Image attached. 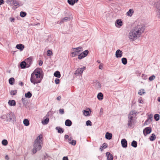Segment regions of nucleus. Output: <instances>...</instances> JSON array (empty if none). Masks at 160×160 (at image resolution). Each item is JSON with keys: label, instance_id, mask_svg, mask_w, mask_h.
<instances>
[{"label": "nucleus", "instance_id": "obj_4", "mask_svg": "<svg viewBox=\"0 0 160 160\" xmlns=\"http://www.w3.org/2000/svg\"><path fill=\"white\" fill-rule=\"evenodd\" d=\"M6 2L10 6L14 5V6L12 8L14 9H15L19 6V3L16 0H7L6 1Z\"/></svg>", "mask_w": 160, "mask_h": 160}, {"label": "nucleus", "instance_id": "obj_11", "mask_svg": "<svg viewBox=\"0 0 160 160\" xmlns=\"http://www.w3.org/2000/svg\"><path fill=\"white\" fill-rule=\"evenodd\" d=\"M121 143L122 147L126 148L127 147V142L125 139L121 140Z\"/></svg>", "mask_w": 160, "mask_h": 160}, {"label": "nucleus", "instance_id": "obj_34", "mask_svg": "<svg viewBox=\"0 0 160 160\" xmlns=\"http://www.w3.org/2000/svg\"><path fill=\"white\" fill-rule=\"evenodd\" d=\"M122 62L124 65H126L127 63V60L126 58H123L121 59Z\"/></svg>", "mask_w": 160, "mask_h": 160}, {"label": "nucleus", "instance_id": "obj_18", "mask_svg": "<svg viewBox=\"0 0 160 160\" xmlns=\"http://www.w3.org/2000/svg\"><path fill=\"white\" fill-rule=\"evenodd\" d=\"M42 137H41L40 135L37 138V139L34 141V143H37L38 144H40L41 141V138H42Z\"/></svg>", "mask_w": 160, "mask_h": 160}, {"label": "nucleus", "instance_id": "obj_21", "mask_svg": "<svg viewBox=\"0 0 160 160\" xmlns=\"http://www.w3.org/2000/svg\"><path fill=\"white\" fill-rule=\"evenodd\" d=\"M49 121V118H47L44 120H42V123L43 125H46L48 123Z\"/></svg>", "mask_w": 160, "mask_h": 160}, {"label": "nucleus", "instance_id": "obj_32", "mask_svg": "<svg viewBox=\"0 0 160 160\" xmlns=\"http://www.w3.org/2000/svg\"><path fill=\"white\" fill-rule=\"evenodd\" d=\"M134 12V11L133 9H130L127 12V15L131 17L132 14Z\"/></svg>", "mask_w": 160, "mask_h": 160}, {"label": "nucleus", "instance_id": "obj_6", "mask_svg": "<svg viewBox=\"0 0 160 160\" xmlns=\"http://www.w3.org/2000/svg\"><path fill=\"white\" fill-rule=\"evenodd\" d=\"M34 148L33 149V153L34 154L36 152L41 149L42 147L40 144L37 143H34L33 145Z\"/></svg>", "mask_w": 160, "mask_h": 160}, {"label": "nucleus", "instance_id": "obj_14", "mask_svg": "<svg viewBox=\"0 0 160 160\" xmlns=\"http://www.w3.org/2000/svg\"><path fill=\"white\" fill-rule=\"evenodd\" d=\"M27 66H28V65L25 61H23L21 62L20 64V66L21 68L22 69L27 68Z\"/></svg>", "mask_w": 160, "mask_h": 160}, {"label": "nucleus", "instance_id": "obj_27", "mask_svg": "<svg viewBox=\"0 0 160 160\" xmlns=\"http://www.w3.org/2000/svg\"><path fill=\"white\" fill-rule=\"evenodd\" d=\"M97 98L99 100H102L103 99V95L102 92H99L98 94Z\"/></svg>", "mask_w": 160, "mask_h": 160}, {"label": "nucleus", "instance_id": "obj_30", "mask_svg": "<svg viewBox=\"0 0 160 160\" xmlns=\"http://www.w3.org/2000/svg\"><path fill=\"white\" fill-rule=\"evenodd\" d=\"M23 122L25 126H28L29 124V121L28 119H24Z\"/></svg>", "mask_w": 160, "mask_h": 160}, {"label": "nucleus", "instance_id": "obj_35", "mask_svg": "<svg viewBox=\"0 0 160 160\" xmlns=\"http://www.w3.org/2000/svg\"><path fill=\"white\" fill-rule=\"evenodd\" d=\"M14 80H15L14 78H10L9 80V84L11 85H13L14 84Z\"/></svg>", "mask_w": 160, "mask_h": 160}, {"label": "nucleus", "instance_id": "obj_37", "mask_svg": "<svg viewBox=\"0 0 160 160\" xmlns=\"http://www.w3.org/2000/svg\"><path fill=\"white\" fill-rule=\"evenodd\" d=\"M27 15V13L21 11L20 12V16L21 17H24Z\"/></svg>", "mask_w": 160, "mask_h": 160}, {"label": "nucleus", "instance_id": "obj_5", "mask_svg": "<svg viewBox=\"0 0 160 160\" xmlns=\"http://www.w3.org/2000/svg\"><path fill=\"white\" fill-rule=\"evenodd\" d=\"M154 6L157 9V16L160 18V0L155 3Z\"/></svg>", "mask_w": 160, "mask_h": 160}, {"label": "nucleus", "instance_id": "obj_45", "mask_svg": "<svg viewBox=\"0 0 160 160\" xmlns=\"http://www.w3.org/2000/svg\"><path fill=\"white\" fill-rule=\"evenodd\" d=\"M59 113L61 114H63L64 113V109H60L59 110Z\"/></svg>", "mask_w": 160, "mask_h": 160}, {"label": "nucleus", "instance_id": "obj_7", "mask_svg": "<svg viewBox=\"0 0 160 160\" xmlns=\"http://www.w3.org/2000/svg\"><path fill=\"white\" fill-rule=\"evenodd\" d=\"M152 131V128L150 127H148L146 128L143 130V133L144 135L146 136L147 134H150Z\"/></svg>", "mask_w": 160, "mask_h": 160}, {"label": "nucleus", "instance_id": "obj_10", "mask_svg": "<svg viewBox=\"0 0 160 160\" xmlns=\"http://www.w3.org/2000/svg\"><path fill=\"white\" fill-rule=\"evenodd\" d=\"M122 51L120 49L117 50L116 51L115 55L117 58H121L122 56Z\"/></svg>", "mask_w": 160, "mask_h": 160}, {"label": "nucleus", "instance_id": "obj_26", "mask_svg": "<svg viewBox=\"0 0 160 160\" xmlns=\"http://www.w3.org/2000/svg\"><path fill=\"white\" fill-rule=\"evenodd\" d=\"M108 147L107 144L104 143L102 144V146L100 147V149L101 151H102L103 149H105Z\"/></svg>", "mask_w": 160, "mask_h": 160}, {"label": "nucleus", "instance_id": "obj_33", "mask_svg": "<svg viewBox=\"0 0 160 160\" xmlns=\"http://www.w3.org/2000/svg\"><path fill=\"white\" fill-rule=\"evenodd\" d=\"M25 96L26 98H30L32 97V94L30 92H28L25 94Z\"/></svg>", "mask_w": 160, "mask_h": 160}, {"label": "nucleus", "instance_id": "obj_17", "mask_svg": "<svg viewBox=\"0 0 160 160\" xmlns=\"http://www.w3.org/2000/svg\"><path fill=\"white\" fill-rule=\"evenodd\" d=\"M112 135L111 133L107 132L106 133L105 138L108 140H110L112 139Z\"/></svg>", "mask_w": 160, "mask_h": 160}, {"label": "nucleus", "instance_id": "obj_49", "mask_svg": "<svg viewBox=\"0 0 160 160\" xmlns=\"http://www.w3.org/2000/svg\"><path fill=\"white\" fill-rule=\"evenodd\" d=\"M151 122V121H150V120H149V119H148L146 120L145 122H144V124L148 125Z\"/></svg>", "mask_w": 160, "mask_h": 160}, {"label": "nucleus", "instance_id": "obj_38", "mask_svg": "<svg viewBox=\"0 0 160 160\" xmlns=\"http://www.w3.org/2000/svg\"><path fill=\"white\" fill-rule=\"evenodd\" d=\"M2 144L4 146H6L8 144V142L7 140L4 139L2 142Z\"/></svg>", "mask_w": 160, "mask_h": 160}, {"label": "nucleus", "instance_id": "obj_1", "mask_svg": "<svg viewBox=\"0 0 160 160\" xmlns=\"http://www.w3.org/2000/svg\"><path fill=\"white\" fill-rule=\"evenodd\" d=\"M145 26L144 24H141L135 26L130 32L128 38L130 40L133 41L137 39V38L144 31Z\"/></svg>", "mask_w": 160, "mask_h": 160}, {"label": "nucleus", "instance_id": "obj_51", "mask_svg": "<svg viewBox=\"0 0 160 160\" xmlns=\"http://www.w3.org/2000/svg\"><path fill=\"white\" fill-rule=\"evenodd\" d=\"M133 117L132 116H131V115H129L128 116V120L131 121H133Z\"/></svg>", "mask_w": 160, "mask_h": 160}, {"label": "nucleus", "instance_id": "obj_57", "mask_svg": "<svg viewBox=\"0 0 160 160\" xmlns=\"http://www.w3.org/2000/svg\"><path fill=\"white\" fill-rule=\"evenodd\" d=\"M4 0H0V5L2 4H4Z\"/></svg>", "mask_w": 160, "mask_h": 160}, {"label": "nucleus", "instance_id": "obj_23", "mask_svg": "<svg viewBox=\"0 0 160 160\" xmlns=\"http://www.w3.org/2000/svg\"><path fill=\"white\" fill-rule=\"evenodd\" d=\"M116 24H117L118 26H122V22L121 19L117 20L115 22V24L116 26L117 27L116 25Z\"/></svg>", "mask_w": 160, "mask_h": 160}, {"label": "nucleus", "instance_id": "obj_19", "mask_svg": "<svg viewBox=\"0 0 160 160\" xmlns=\"http://www.w3.org/2000/svg\"><path fill=\"white\" fill-rule=\"evenodd\" d=\"M96 88L97 89H100L101 87V84L98 82H96L94 84Z\"/></svg>", "mask_w": 160, "mask_h": 160}, {"label": "nucleus", "instance_id": "obj_46", "mask_svg": "<svg viewBox=\"0 0 160 160\" xmlns=\"http://www.w3.org/2000/svg\"><path fill=\"white\" fill-rule=\"evenodd\" d=\"M84 57H85L84 56H83L82 53H81L78 55V58L79 59H81Z\"/></svg>", "mask_w": 160, "mask_h": 160}, {"label": "nucleus", "instance_id": "obj_60", "mask_svg": "<svg viewBox=\"0 0 160 160\" xmlns=\"http://www.w3.org/2000/svg\"><path fill=\"white\" fill-rule=\"evenodd\" d=\"M145 93V92H144L140 91V92H138V94L141 95H142V94H143V93Z\"/></svg>", "mask_w": 160, "mask_h": 160}, {"label": "nucleus", "instance_id": "obj_59", "mask_svg": "<svg viewBox=\"0 0 160 160\" xmlns=\"http://www.w3.org/2000/svg\"><path fill=\"white\" fill-rule=\"evenodd\" d=\"M62 160H68V159L67 157L64 156Z\"/></svg>", "mask_w": 160, "mask_h": 160}, {"label": "nucleus", "instance_id": "obj_13", "mask_svg": "<svg viewBox=\"0 0 160 160\" xmlns=\"http://www.w3.org/2000/svg\"><path fill=\"white\" fill-rule=\"evenodd\" d=\"M16 48L20 51H22L24 48V46L22 44H18L16 45Z\"/></svg>", "mask_w": 160, "mask_h": 160}, {"label": "nucleus", "instance_id": "obj_31", "mask_svg": "<svg viewBox=\"0 0 160 160\" xmlns=\"http://www.w3.org/2000/svg\"><path fill=\"white\" fill-rule=\"evenodd\" d=\"M131 145L134 148H136L137 146V142L135 140H133L131 143Z\"/></svg>", "mask_w": 160, "mask_h": 160}, {"label": "nucleus", "instance_id": "obj_40", "mask_svg": "<svg viewBox=\"0 0 160 160\" xmlns=\"http://www.w3.org/2000/svg\"><path fill=\"white\" fill-rule=\"evenodd\" d=\"M154 119L156 121H158L159 119V115L158 114H155L154 115Z\"/></svg>", "mask_w": 160, "mask_h": 160}, {"label": "nucleus", "instance_id": "obj_42", "mask_svg": "<svg viewBox=\"0 0 160 160\" xmlns=\"http://www.w3.org/2000/svg\"><path fill=\"white\" fill-rule=\"evenodd\" d=\"M155 78V76L154 75H152L151 76L149 77V80L150 81H152Z\"/></svg>", "mask_w": 160, "mask_h": 160}, {"label": "nucleus", "instance_id": "obj_54", "mask_svg": "<svg viewBox=\"0 0 160 160\" xmlns=\"http://www.w3.org/2000/svg\"><path fill=\"white\" fill-rule=\"evenodd\" d=\"M99 69L102 70L103 68V64L102 63L99 66Z\"/></svg>", "mask_w": 160, "mask_h": 160}, {"label": "nucleus", "instance_id": "obj_20", "mask_svg": "<svg viewBox=\"0 0 160 160\" xmlns=\"http://www.w3.org/2000/svg\"><path fill=\"white\" fill-rule=\"evenodd\" d=\"M72 124V122L69 119H67L65 122V125L66 126L70 127Z\"/></svg>", "mask_w": 160, "mask_h": 160}, {"label": "nucleus", "instance_id": "obj_28", "mask_svg": "<svg viewBox=\"0 0 160 160\" xmlns=\"http://www.w3.org/2000/svg\"><path fill=\"white\" fill-rule=\"evenodd\" d=\"M128 125L129 128H132L133 124V121L128 120Z\"/></svg>", "mask_w": 160, "mask_h": 160}, {"label": "nucleus", "instance_id": "obj_15", "mask_svg": "<svg viewBox=\"0 0 160 160\" xmlns=\"http://www.w3.org/2000/svg\"><path fill=\"white\" fill-rule=\"evenodd\" d=\"M88 109L90 111L86 110H83L82 111L83 114L86 116H90V113L91 112V109L89 108H88Z\"/></svg>", "mask_w": 160, "mask_h": 160}, {"label": "nucleus", "instance_id": "obj_3", "mask_svg": "<svg viewBox=\"0 0 160 160\" xmlns=\"http://www.w3.org/2000/svg\"><path fill=\"white\" fill-rule=\"evenodd\" d=\"M0 118L6 122H11L15 120L16 119L15 116L13 112H7L1 115Z\"/></svg>", "mask_w": 160, "mask_h": 160}, {"label": "nucleus", "instance_id": "obj_2", "mask_svg": "<svg viewBox=\"0 0 160 160\" xmlns=\"http://www.w3.org/2000/svg\"><path fill=\"white\" fill-rule=\"evenodd\" d=\"M43 78L41 73L40 69L37 68L35 69L31 74L30 81L34 85L39 83L41 82Z\"/></svg>", "mask_w": 160, "mask_h": 160}, {"label": "nucleus", "instance_id": "obj_36", "mask_svg": "<svg viewBox=\"0 0 160 160\" xmlns=\"http://www.w3.org/2000/svg\"><path fill=\"white\" fill-rule=\"evenodd\" d=\"M67 2L69 4L71 5H73L76 3L73 0H68Z\"/></svg>", "mask_w": 160, "mask_h": 160}, {"label": "nucleus", "instance_id": "obj_16", "mask_svg": "<svg viewBox=\"0 0 160 160\" xmlns=\"http://www.w3.org/2000/svg\"><path fill=\"white\" fill-rule=\"evenodd\" d=\"M106 156L108 160L113 158V156L109 152H107L106 153Z\"/></svg>", "mask_w": 160, "mask_h": 160}, {"label": "nucleus", "instance_id": "obj_55", "mask_svg": "<svg viewBox=\"0 0 160 160\" xmlns=\"http://www.w3.org/2000/svg\"><path fill=\"white\" fill-rule=\"evenodd\" d=\"M68 19V18L67 17H66L64 18H63L62 20V21H61V22H65V21H67V19Z\"/></svg>", "mask_w": 160, "mask_h": 160}, {"label": "nucleus", "instance_id": "obj_56", "mask_svg": "<svg viewBox=\"0 0 160 160\" xmlns=\"http://www.w3.org/2000/svg\"><path fill=\"white\" fill-rule=\"evenodd\" d=\"M138 102L140 103H143V101H142V99H140V98H139L138 99Z\"/></svg>", "mask_w": 160, "mask_h": 160}, {"label": "nucleus", "instance_id": "obj_53", "mask_svg": "<svg viewBox=\"0 0 160 160\" xmlns=\"http://www.w3.org/2000/svg\"><path fill=\"white\" fill-rule=\"evenodd\" d=\"M152 114H150L148 116V119L150 120V121H152Z\"/></svg>", "mask_w": 160, "mask_h": 160}, {"label": "nucleus", "instance_id": "obj_62", "mask_svg": "<svg viewBox=\"0 0 160 160\" xmlns=\"http://www.w3.org/2000/svg\"><path fill=\"white\" fill-rule=\"evenodd\" d=\"M69 137L68 135H65L64 136V138L65 139H68Z\"/></svg>", "mask_w": 160, "mask_h": 160}, {"label": "nucleus", "instance_id": "obj_48", "mask_svg": "<svg viewBox=\"0 0 160 160\" xmlns=\"http://www.w3.org/2000/svg\"><path fill=\"white\" fill-rule=\"evenodd\" d=\"M136 113V112H135V111L134 110H133L130 112L129 115H132L135 114Z\"/></svg>", "mask_w": 160, "mask_h": 160}, {"label": "nucleus", "instance_id": "obj_63", "mask_svg": "<svg viewBox=\"0 0 160 160\" xmlns=\"http://www.w3.org/2000/svg\"><path fill=\"white\" fill-rule=\"evenodd\" d=\"M10 21L11 22H14V20H15V19L14 18H10Z\"/></svg>", "mask_w": 160, "mask_h": 160}, {"label": "nucleus", "instance_id": "obj_39", "mask_svg": "<svg viewBox=\"0 0 160 160\" xmlns=\"http://www.w3.org/2000/svg\"><path fill=\"white\" fill-rule=\"evenodd\" d=\"M89 51L88 50H86L83 52L82 53L84 57L86 56L88 54V53Z\"/></svg>", "mask_w": 160, "mask_h": 160}, {"label": "nucleus", "instance_id": "obj_24", "mask_svg": "<svg viewBox=\"0 0 160 160\" xmlns=\"http://www.w3.org/2000/svg\"><path fill=\"white\" fill-rule=\"evenodd\" d=\"M56 129L58 130V132L62 133L64 131V130L61 128L60 127H57L56 128Z\"/></svg>", "mask_w": 160, "mask_h": 160}, {"label": "nucleus", "instance_id": "obj_50", "mask_svg": "<svg viewBox=\"0 0 160 160\" xmlns=\"http://www.w3.org/2000/svg\"><path fill=\"white\" fill-rule=\"evenodd\" d=\"M52 54V52L50 50H48L47 51V55L48 56L51 55Z\"/></svg>", "mask_w": 160, "mask_h": 160}, {"label": "nucleus", "instance_id": "obj_43", "mask_svg": "<svg viewBox=\"0 0 160 160\" xmlns=\"http://www.w3.org/2000/svg\"><path fill=\"white\" fill-rule=\"evenodd\" d=\"M76 141L73 140H72L71 142H69V143L74 146L76 144Z\"/></svg>", "mask_w": 160, "mask_h": 160}, {"label": "nucleus", "instance_id": "obj_29", "mask_svg": "<svg viewBox=\"0 0 160 160\" xmlns=\"http://www.w3.org/2000/svg\"><path fill=\"white\" fill-rule=\"evenodd\" d=\"M149 139L151 141H153L156 138V136L154 133L152 134L151 136L149 137Z\"/></svg>", "mask_w": 160, "mask_h": 160}, {"label": "nucleus", "instance_id": "obj_61", "mask_svg": "<svg viewBox=\"0 0 160 160\" xmlns=\"http://www.w3.org/2000/svg\"><path fill=\"white\" fill-rule=\"evenodd\" d=\"M25 98H22L21 99V101H22V102H23V103L24 104H25Z\"/></svg>", "mask_w": 160, "mask_h": 160}, {"label": "nucleus", "instance_id": "obj_41", "mask_svg": "<svg viewBox=\"0 0 160 160\" xmlns=\"http://www.w3.org/2000/svg\"><path fill=\"white\" fill-rule=\"evenodd\" d=\"M17 93V91L16 90H11L10 92V94L11 95H15Z\"/></svg>", "mask_w": 160, "mask_h": 160}, {"label": "nucleus", "instance_id": "obj_58", "mask_svg": "<svg viewBox=\"0 0 160 160\" xmlns=\"http://www.w3.org/2000/svg\"><path fill=\"white\" fill-rule=\"evenodd\" d=\"M42 63H43V61L41 60L39 61L38 64L39 66H41L42 64Z\"/></svg>", "mask_w": 160, "mask_h": 160}, {"label": "nucleus", "instance_id": "obj_25", "mask_svg": "<svg viewBox=\"0 0 160 160\" xmlns=\"http://www.w3.org/2000/svg\"><path fill=\"white\" fill-rule=\"evenodd\" d=\"M54 76L55 77L58 78H60L61 76L60 72L58 71H57L55 72L54 73Z\"/></svg>", "mask_w": 160, "mask_h": 160}, {"label": "nucleus", "instance_id": "obj_9", "mask_svg": "<svg viewBox=\"0 0 160 160\" xmlns=\"http://www.w3.org/2000/svg\"><path fill=\"white\" fill-rule=\"evenodd\" d=\"M86 69V67H83L82 68H81L80 69H78L75 71V74H76L79 75L82 74L83 71Z\"/></svg>", "mask_w": 160, "mask_h": 160}, {"label": "nucleus", "instance_id": "obj_12", "mask_svg": "<svg viewBox=\"0 0 160 160\" xmlns=\"http://www.w3.org/2000/svg\"><path fill=\"white\" fill-rule=\"evenodd\" d=\"M73 50H75V52L76 53H78H78L80 52L81 51H83L82 48L81 47H79L76 48H73Z\"/></svg>", "mask_w": 160, "mask_h": 160}, {"label": "nucleus", "instance_id": "obj_64", "mask_svg": "<svg viewBox=\"0 0 160 160\" xmlns=\"http://www.w3.org/2000/svg\"><path fill=\"white\" fill-rule=\"evenodd\" d=\"M72 138L71 137H70L68 138V142L69 143V142H71V141L72 140Z\"/></svg>", "mask_w": 160, "mask_h": 160}, {"label": "nucleus", "instance_id": "obj_22", "mask_svg": "<svg viewBox=\"0 0 160 160\" xmlns=\"http://www.w3.org/2000/svg\"><path fill=\"white\" fill-rule=\"evenodd\" d=\"M8 104L11 106H14L16 105V102L14 100H9L8 102Z\"/></svg>", "mask_w": 160, "mask_h": 160}, {"label": "nucleus", "instance_id": "obj_8", "mask_svg": "<svg viewBox=\"0 0 160 160\" xmlns=\"http://www.w3.org/2000/svg\"><path fill=\"white\" fill-rule=\"evenodd\" d=\"M32 57H30L25 59V62H26L28 66L27 68L29 67L32 63Z\"/></svg>", "mask_w": 160, "mask_h": 160}, {"label": "nucleus", "instance_id": "obj_44", "mask_svg": "<svg viewBox=\"0 0 160 160\" xmlns=\"http://www.w3.org/2000/svg\"><path fill=\"white\" fill-rule=\"evenodd\" d=\"M86 125L87 126H91L92 125V122L90 120H88L86 122Z\"/></svg>", "mask_w": 160, "mask_h": 160}, {"label": "nucleus", "instance_id": "obj_52", "mask_svg": "<svg viewBox=\"0 0 160 160\" xmlns=\"http://www.w3.org/2000/svg\"><path fill=\"white\" fill-rule=\"evenodd\" d=\"M71 54L72 55V57H75L78 55V53H76L75 52H72L71 53Z\"/></svg>", "mask_w": 160, "mask_h": 160}, {"label": "nucleus", "instance_id": "obj_47", "mask_svg": "<svg viewBox=\"0 0 160 160\" xmlns=\"http://www.w3.org/2000/svg\"><path fill=\"white\" fill-rule=\"evenodd\" d=\"M60 80L58 78H56L55 80V82L57 84H58L60 83Z\"/></svg>", "mask_w": 160, "mask_h": 160}]
</instances>
